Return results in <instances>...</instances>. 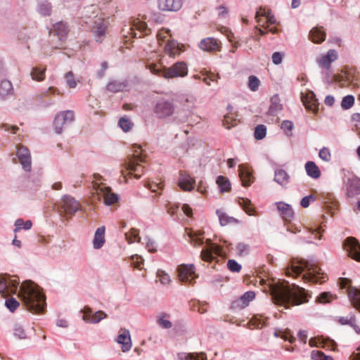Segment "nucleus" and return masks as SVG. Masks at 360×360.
<instances>
[{
    "label": "nucleus",
    "mask_w": 360,
    "mask_h": 360,
    "mask_svg": "<svg viewBox=\"0 0 360 360\" xmlns=\"http://www.w3.org/2000/svg\"><path fill=\"white\" fill-rule=\"evenodd\" d=\"M259 283L264 288V292H269L273 302L278 305L289 308L290 306L299 305L308 302L307 294L304 288L293 284L290 286L288 283H266L264 279H260Z\"/></svg>",
    "instance_id": "nucleus-1"
},
{
    "label": "nucleus",
    "mask_w": 360,
    "mask_h": 360,
    "mask_svg": "<svg viewBox=\"0 0 360 360\" xmlns=\"http://www.w3.org/2000/svg\"><path fill=\"white\" fill-rule=\"evenodd\" d=\"M21 297L27 310L32 313H43L46 307L45 295L39 287L31 281H24L20 288Z\"/></svg>",
    "instance_id": "nucleus-2"
},
{
    "label": "nucleus",
    "mask_w": 360,
    "mask_h": 360,
    "mask_svg": "<svg viewBox=\"0 0 360 360\" xmlns=\"http://www.w3.org/2000/svg\"><path fill=\"white\" fill-rule=\"evenodd\" d=\"M321 269L314 264L304 260H293L290 266L285 270V274L288 276L296 277L303 271L302 278L304 282L320 283L323 282V274L320 272Z\"/></svg>",
    "instance_id": "nucleus-3"
},
{
    "label": "nucleus",
    "mask_w": 360,
    "mask_h": 360,
    "mask_svg": "<svg viewBox=\"0 0 360 360\" xmlns=\"http://www.w3.org/2000/svg\"><path fill=\"white\" fill-rule=\"evenodd\" d=\"M133 148H134L133 155L127 158L123 165L124 168L121 171L124 179L133 174L136 179H139L143 174L144 167L141 163L145 162V159L141 155V146H134Z\"/></svg>",
    "instance_id": "nucleus-4"
},
{
    "label": "nucleus",
    "mask_w": 360,
    "mask_h": 360,
    "mask_svg": "<svg viewBox=\"0 0 360 360\" xmlns=\"http://www.w3.org/2000/svg\"><path fill=\"white\" fill-rule=\"evenodd\" d=\"M147 68L153 73L158 76H162L166 79L174 77H183L188 74L187 65L184 62H177L169 68H161L158 65L150 63Z\"/></svg>",
    "instance_id": "nucleus-5"
},
{
    "label": "nucleus",
    "mask_w": 360,
    "mask_h": 360,
    "mask_svg": "<svg viewBox=\"0 0 360 360\" xmlns=\"http://www.w3.org/2000/svg\"><path fill=\"white\" fill-rule=\"evenodd\" d=\"M19 280L15 276H0V294L4 297L15 294L17 292Z\"/></svg>",
    "instance_id": "nucleus-6"
},
{
    "label": "nucleus",
    "mask_w": 360,
    "mask_h": 360,
    "mask_svg": "<svg viewBox=\"0 0 360 360\" xmlns=\"http://www.w3.org/2000/svg\"><path fill=\"white\" fill-rule=\"evenodd\" d=\"M174 110V103L165 99L158 101L153 108L154 113L160 119H165L173 115Z\"/></svg>",
    "instance_id": "nucleus-7"
},
{
    "label": "nucleus",
    "mask_w": 360,
    "mask_h": 360,
    "mask_svg": "<svg viewBox=\"0 0 360 360\" xmlns=\"http://www.w3.org/2000/svg\"><path fill=\"white\" fill-rule=\"evenodd\" d=\"M75 119L72 110L62 111L58 113L53 122V127L56 134H60L65 127L70 124Z\"/></svg>",
    "instance_id": "nucleus-8"
},
{
    "label": "nucleus",
    "mask_w": 360,
    "mask_h": 360,
    "mask_svg": "<svg viewBox=\"0 0 360 360\" xmlns=\"http://www.w3.org/2000/svg\"><path fill=\"white\" fill-rule=\"evenodd\" d=\"M350 281L346 278L340 279V288L346 289L349 298L354 307L360 311V290L349 285Z\"/></svg>",
    "instance_id": "nucleus-9"
},
{
    "label": "nucleus",
    "mask_w": 360,
    "mask_h": 360,
    "mask_svg": "<svg viewBox=\"0 0 360 360\" xmlns=\"http://www.w3.org/2000/svg\"><path fill=\"white\" fill-rule=\"evenodd\" d=\"M178 276L181 282L193 284L198 275L193 264H181L178 267Z\"/></svg>",
    "instance_id": "nucleus-10"
},
{
    "label": "nucleus",
    "mask_w": 360,
    "mask_h": 360,
    "mask_svg": "<svg viewBox=\"0 0 360 360\" xmlns=\"http://www.w3.org/2000/svg\"><path fill=\"white\" fill-rule=\"evenodd\" d=\"M127 33L131 38H141L143 36L149 34L150 31L145 22L136 19L129 27Z\"/></svg>",
    "instance_id": "nucleus-11"
},
{
    "label": "nucleus",
    "mask_w": 360,
    "mask_h": 360,
    "mask_svg": "<svg viewBox=\"0 0 360 360\" xmlns=\"http://www.w3.org/2000/svg\"><path fill=\"white\" fill-rule=\"evenodd\" d=\"M344 249L349 257L360 262V244L354 237L347 238L344 243Z\"/></svg>",
    "instance_id": "nucleus-12"
},
{
    "label": "nucleus",
    "mask_w": 360,
    "mask_h": 360,
    "mask_svg": "<svg viewBox=\"0 0 360 360\" xmlns=\"http://www.w3.org/2000/svg\"><path fill=\"white\" fill-rule=\"evenodd\" d=\"M223 255L224 252L220 246L209 241L207 248L202 250L200 256L202 260L212 262L217 256H223Z\"/></svg>",
    "instance_id": "nucleus-13"
},
{
    "label": "nucleus",
    "mask_w": 360,
    "mask_h": 360,
    "mask_svg": "<svg viewBox=\"0 0 360 360\" xmlns=\"http://www.w3.org/2000/svg\"><path fill=\"white\" fill-rule=\"evenodd\" d=\"M82 313L83 320L90 323H98L101 320L107 317V314L104 311H98L94 313L92 309L88 306L84 307L82 310Z\"/></svg>",
    "instance_id": "nucleus-14"
},
{
    "label": "nucleus",
    "mask_w": 360,
    "mask_h": 360,
    "mask_svg": "<svg viewBox=\"0 0 360 360\" xmlns=\"http://www.w3.org/2000/svg\"><path fill=\"white\" fill-rule=\"evenodd\" d=\"M309 345L311 347H322L333 351H335L337 347V345L334 340L328 338H323V336H318L311 338L309 341Z\"/></svg>",
    "instance_id": "nucleus-15"
},
{
    "label": "nucleus",
    "mask_w": 360,
    "mask_h": 360,
    "mask_svg": "<svg viewBox=\"0 0 360 360\" xmlns=\"http://www.w3.org/2000/svg\"><path fill=\"white\" fill-rule=\"evenodd\" d=\"M16 155L23 169L27 172H30L32 167L31 155L28 148L23 146H18Z\"/></svg>",
    "instance_id": "nucleus-16"
},
{
    "label": "nucleus",
    "mask_w": 360,
    "mask_h": 360,
    "mask_svg": "<svg viewBox=\"0 0 360 360\" xmlns=\"http://www.w3.org/2000/svg\"><path fill=\"white\" fill-rule=\"evenodd\" d=\"M96 193L102 196L104 199V202L108 205L114 204L118 200L117 195L111 192L110 188L104 185H98V187L96 188Z\"/></svg>",
    "instance_id": "nucleus-17"
},
{
    "label": "nucleus",
    "mask_w": 360,
    "mask_h": 360,
    "mask_svg": "<svg viewBox=\"0 0 360 360\" xmlns=\"http://www.w3.org/2000/svg\"><path fill=\"white\" fill-rule=\"evenodd\" d=\"M347 195L349 198H354L360 195V178L352 176L348 178L345 183Z\"/></svg>",
    "instance_id": "nucleus-18"
},
{
    "label": "nucleus",
    "mask_w": 360,
    "mask_h": 360,
    "mask_svg": "<svg viewBox=\"0 0 360 360\" xmlns=\"http://www.w3.org/2000/svg\"><path fill=\"white\" fill-rule=\"evenodd\" d=\"M62 208L66 214H75L80 208V204L75 198L66 195L63 198Z\"/></svg>",
    "instance_id": "nucleus-19"
},
{
    "label": "nucleus",
    "mask_w": 360,
    "mask_h": 360,
    "mask_svg": "<svg viewBox=\"0 0 360 360\" xmlns=\"http://www.w3.org/2000/svg\"><path fill=\"white\" fill-rule=\"evenodd\" d=\"M200 49L208 51H219L221 49L220 42L213 37H207L202 39L199 43Z\"/></svg>",
    "instance_id": "nucleus-20"
},
{
    "label": "nucleus",
    "mask_w": 360,
    "mask_h": 360,
    "mask_svg": "<svg viewBox=\"0 0 360 360\" xmlns=\"http://www.w3.org/2000/svg\"><path fill=\"white\" fill-rule=\"evenodd\" d=\"M158 8L164 11H177L183 5L182 0H158Z\"/></svg>",
    "instance_id": "nucleus-21"
},
{
    "label": "nucleus",
    "mask_w": 360,
    "mask_h": 360,
    "mask_svg": "<svg viewBox=\"0 0 360 360\" xmlns=\"http://www.w3.org/2000/svg\"><path fill=\"white\" fill-rule=\"evenodd\" d=\"M117 342L122 345V352H126L132 347L129 331L126 329H120L117 336Z\"/></svg>",
    "instance_id": "nucleus-22"
},
{
    "label": "nucleus",
    "mask_w": 360,
    "mask_h": 360,
    "mask_svg": "<svg viewBox=\"0 0 360 360\" xmlns=\"http://www.w3.org/2000/svg\"><path fill=\"white\" fill-rule=\"evenodd\" d=\"M303 104L305 108L313 112L318 110V100L313 91H308L302 97Z\"/></svg>",
    "instance_id": "nucleus-23"
},
{
    "label": "nucleus",
    "mask_w": 360,
    "mask_h": 360,
    "mask_svg": "<svg viewBox=\"0 0 360 360\" xmlns=\"http://www.w3.org/2000/svg\"><path fill=\"white\" fill-rule=\"evenodd\" d=\"M195 179L184 171L180 172L179 186L185 191H190L193 188Z\"/></svg>",
    "instance_id": "nucleus-24"
},
{
    "label": "nucleus",
    "mask_w": 360,
    "mask_h": 360,
    "mask_svg": "<svg viewBox=\"0 0 360 360\" xmlns=\"http://www.w3.org/2000/svg\"><path fill=\"white\" fill-rule=\"evenodd\" d=\"M255 297V293L253 291H248L238 300L232 302V308L243 309L247 307L249 303Z\"/></svg>",
    "instance_id": "nucleus-25"
},
{
    "label": "nucleus",
    "mask_w": 360,
    "mask_h": 360,
    "mask_svg": "<svg viewBox=\"0 0 360 360\" xmlns=\"http://www.w3.org/2000/svg\"><path fill=\"white\" fill-rule=\"evenodd\" d=\"M107 29L108 25L105 20L98 18L94 22L93 32L95 37H97L96 41H102L101 38L105 35Z\"/></svg>",
    "instance_id": "nucleus-26"
},
{
    "label": "nucleus",
    "mask_w": 360,
    "mask_h": 360,
    "mask_svg": "<svg viewBox=\"0 0 360 360\" xmlns=\"http://www.w3.org/2000/svg\"><path fill=\"white\" fill-rule=\"evenodd\" d=\"M238 172L242 185L245 187L250 186L254 181V177L252 172L249 170L248 167L244 165H239Z\"/></svg>",
    "instance_id": "nucleus-27"
},
{
    "label": "nucleus",
    "mask_w": 360,
    "mask_h": 360,
    "mask_svg": "<svg viewBox=\"0 0 360 360\" xmlns=\"http://www.w3.org/2000/svg\"><path fill=\"white\" fill-rule=\"evenodd\" d=\"M186 233L188 235L190 239V243L195 247H199L203 244V234L204 231H194L193 229H185Z\"/></svg>",
    "instance_id": "nucleus-28"
},
{
    "label": "nucleus",
    "mask_w": 360,
    "mask_h": 360,
    "mask_svg": "<svg viewBox=\"0 0 360 360\" xmlns=\"http://www.w3.org/2000/svg\"><path fill=\"white\" fill-rule=\"evenodd\" d=\"M337 58V52L334 49H330L326 55H323L320 58L317 59V62L320 66L328 68L330 63L335 61Z\"/></svg>",
    "instance_id": "nucleus-29"
},
{
    "label": "nucleus",
    "mask_w": 360,
    "mask_h": 360,
    "mask_svg": "<svg viewBox=\"0 0 360 360\" xmlns=\"http://www.w3.org/2000/svg\"><path fill=\"white\" fill-rule=\"evenodd\" d=\"M183 45H179L176 41L172 40L165 44V51L170 57H176L183 51Z\"/></svg>",
    "instance_id": "nucleus-30"
},
{
    "label": "nucleus",
    "mask_w": 360,
    "mask_h": 360,
    "mask_svg": "<svg viewBox=\"0 0 360 360\" xmlns=\"http://www.w3.org/2000/svg\"><path fill=\"white\" fill-rule=\"evenodd\" d=\"M326 34L322 27H316L309 32V38L314 43L321 44L325 41Z\"/></svg>",
    "instance_id": "nucleus-31"
},
{
    "label": "nucleus",
    "mask_w": 360,
    "mask_h": 360,
    "mask_svg": "<svg viewBox=\"0 0 360 360\" xmlns=\"http://www.w3.org/2000/svg\"><path fill=\"white\" fill-rule=\"evenodd\" d=\"M276 205L279 213L283 219L285 221H290L294 215V212L290 205L283 202H277Z\"/></svg>",
    "instance_id": "nucleus-32"
},
{
    "label": "nucleus",
    "mask_w": 360,
    "mask_h": 360,
    "mask_svg": "<svg viewBox=\"0 0 360 360\" xmlns=\"http://www.w3.org/2000/svg\"><path fill=\"white\" fill-rule=\"evenodd\" d=\"M290 175L283 169H276L274 174V181L282 186H285L290 181Z\"/></svg>",
    "instance_id": "nucleus-33"
},
{
    "label": "nucleus",
    "mask_w": 360,
    "mask_h": 360,
    "mask_svg": "<svg viewBox=\"0 0 360 360\" xmlns=\"http://www.w3.org/2000/svg\"><path fill=\"white\" fill-rule=\"evenodd\" d=\"M105 231L104 226L99 227L96 231L93 241L94 248H101L105 243Z\"/></svg>",
    "instance_id": "nucleus-34"
},
{
    "label": "nucleus",
    "mask_w": 360,
    "mask_h": 360,
    "mask_svg": "<svg viewBox=\"0 0 360 360\" xmlns=\"http://www.w3.org/2000/svg\"><path fill=\"white\" fill-rule=\"evenodd\" d=\"M13 94V88L12 83L8 80L1 81L0 84V97L2 99H5Z\"/></svg>",
    "instance_id": "nucleus-35"
},
{
    "label": "nucleus",
    "mask_w": 360,
    "mask_h": 360,
    "mask_svg": "<svg viewBox=\"0 0 360 360\" xmlns=\"http://www.w3.org/2000/svg\"><path fill=\"white\" fill-rule=\"evenodd\" d=\"M305 169L308 176L313 179H319L321 176V171L319 167L313 161H308L305 164Z\"/></svg>",
    "instance_id": "nucleus-36"
},
{
    "label": "nucleus",
    "mask_w": 360,
    "mask_h": 360,
    "mask_svg": "<svg viewBox=\"0 0 360 360\" xmlns=\"http://www.w3.org/2000/svg\"><path fill=\"white\" fill-rule=\"evenodd\" d=\"M266 319L262 315L254 316L249 321V328L251 329L262 328L266 325Z\"/></svg>",
    "instance_id": "nucleus-37"
},
{
    "label": "nucleus",
    "mask_w": 360,
    "mask_h": 360,
    "mask_svg": "<svg viewBox=\"0 0 360 360\" xmlns=\"http://www.w3.org/2000/svg\"><path fill=\"white\" fill-rule=\"evenodd\" d=\"M55 35L61 37H65L68 32V29L65 23L59 22L54 25L53 32Z\"/></svg>",
    "instance_id": "nucleus-38"
},
{
    "label": "nucleus",
    "mask_w": 360,
    "mask_h": 360,
    "mask_svg": "<svg viewBox=\"0 0 360 360\" xmlns=\"http://www.w3.org/2000/svg\"><path fill=\"white\" fill-rule=\"evenodd\" d=\"M238 204L243 207L244 211L249 215H253L255 209L251 201L248 198H240L238 199Z\"/></svg>",
    "instance_id": "nucleus-39"
},
{
    "label": "nucleus",
    "mask_w": 360,
    "mask_h": 360,
    "mask_svg": "<svg viewBox=\"0 0 360 360\" xmlns=\"http://www.w3.org/2000/svg\"><path fill=\"white\" fill-rule=\"evenodd\" d=\"M46 68L35 67L31 72V77L32 79L41 82L45 78Z\"/></svg>",
    "instance_id": "nucleus-40"
},
{
    "label": "nucleus",
    "mask_w": 360,
    "mask_h": 360,
    "mask_svg": "<svg viewBox=\"0 0 360 360\" xmlns=\"http://www.w3.org/2000/svg\"><path fill=\"white\" fill-rule=\"evenodd\" d=\"M217 184L220 188L221 192H228L231 190V184L229 179L224 176H219L217 179Z\"/></svg>",
    "instance_id": "nucleus-41"
},
{
    "label": "nucleus",
    "mask_w": 360,
    "mask_h": 360,
    "mask_svg": "<svg viewBox=\"0 0 360 360\" xmlns=\"http://www.w3.org/2000/svg\"><path fill=\"white\" fill-rule=\"evenodd\" d=\"M274 335L277 338H281L284 340H288L290 343H292L295 340V337L292 335L289 330H276L274 332Z\"/></svg>",
    "instance_id": "nucleus-42"
},
{
    "label": "nucleus",
    "mask_w": 360,
    "mask_h": 360,
    "mask_svg": "<svg viewBox=\"0 0 360 360\" xmlns=\"http://www.w3.org/2000/svg\"><path fill=\"white\" fill-rule=\"evenodd\" d=\"M171 37L170 32L168 30L161 29L157 34V39L160 45L165 42L168 43L172 41L170 39Z\"/></svg>",
    "instance_id": "nucleus-43"
},
{
    "label": "nucleus",
    "mask_w": 360,
    "mask_h": 360,
    "mask_svg": "<svg viewBox=\"0 0 360 360\" xmlns=\"http://www.w3.org/2000/svg\"><path fill=\"white\" fill-rule=\"evenodd\" d=\"M126 85L124 83L118 82L116 81L109 82L106 86L108 91L114 93L123 91Z\"/></svg>",
    "instance_id": "nucleus-44"
},
{
    "label": "nucleus",
    "mask_w": 360,
    "mask_h": 360,
    "mask_svg": "<svg viewBox=\"0 0 360 360\" xmlns=\"http://www.w3.org/2000/svg\"><path fill=\"white\" fill-rule=\"evenodd\" d=\"M259 15H262L263 17H265L266 20L267 25H274L276 22V20L274 15L271 14V12L266 11L264 8H260L258 11Z\"/></svg>",
    "instance_id": "nucleus-45"
},
{
    "label": "nucleus",
    "mask_w": 360,
    "mask_h": 360,
    "mask_svg": "<svg viewBox=\"0 0 360 360\" xmlns=\"http://www.w3.org/2000/svg\"><path fill=\"white\" fill-rule=\"evenodd\" d=\"M139 234V230L136 229H131L128 233H125L126 239L129 243H132L136 241L139 242L141 238Z\"/></svg>",
    "instance_id": "nucleus-46"
},
{
    "label": "nucleus",
    "mask_w": 360,
    "mask_h": 360,
    "mask_svg": "<svg viewBox=\"0 0 360 360\" xmlns=\"http://www.w3.org/2000/svg\"><path fill=\"white\" fill-rule=\"evenodd\" d=\"M217 214L219 217L221 226H226L236 221L233 217L228 216L226 214H225L223 212H221L220 210H217Z\"/></svg>",
    "instance_id": "nucleus-47"
},
{
    "label": "nucleus",
    "mask_w": 360,
    "mask_h": 360,
    "mask_svg": "<svg viewBox=\"0 0 360 360\" xmlns=\"http://www.w3.org/2000/svg\"><path fill=\"white\" fill-rule=\"evenodd\" d=\"M239 120L236 118H234L232 115H225L223 120V125L228 129H230L231 127H235L238 124Z\"/></svg>",
    "instance_id": "nucleus-48"
},
{
    "label": "nucleus",
    "mask_w": 360,
    "mask_h": 360,
    "mask_svg": "<svg viewBox=\"0 0 360 360\" xmlns=\"http://www.w3.org/2000/svg\"><path fill=\"white\" fill-rule=\"evenodd\" d=\"M266 134V127L264 124H259L255 129L254 136L257 140L263 139Z\"/></svg>",
    "instance_id": "nucleus-49"
},
{
    "label": "nucleus",
    "mask_w": 360,
    "mask_h": 360,
    "mask_svg": "<svg viewBox=\"0 0 360 360\" xmlns=\"http://www.w3.org/2000/svg\"><path fill=\"white\" fill-rule=\"evenodd\" d=\"M281 109L282 104L281 103L279 96L278 95H274L271 98L270 110L272 112H274L281 110Z\"/></svg>",
    "instance_id": "nucleus-50"
},
{
    "label": "nucleus",
    "mask_w": 360,
    "mask_h": 360,
    "mask_svg": "<svg viewBox=\"0 0 360 360\" xmlns=\"http://www.w3.org/2000/svg\"><path fill=\"white\" fill-rule=\"evenodd\" d=\"M354 104V97L352 95L345 96L341 102V107L344 110L351 108Z\"/></svg>",
    "instance_id": "nucleus-51"
},
{
    "label": "nucleus",
    "mask_w": 360,
    "mask_h": 360,
    "mask_svg": "<svg viewBox=\"0 0 360 360\" xmlns=\"http://www.w3.org/2000/svg\"><path fill=\"white\" fill-rule=\"evenodd\" d=\"M260 86L259 79L254 75H251L248 78V87L252 91H256L258 90L259 86Z\"/></svg>",
    "instance_id": "nucleus-52"
},
{
    "label": "nucleus",
    "mask_w": 360,
    "mask_h": 360,
    "mask_svg": "<svg viewBox=\"0 0 360 360\" xmlns=\"http://www.w3.org/2000/svg\"><path fill=\"white\" fill-rule=\"evenodd\" d=\"M312 360H334L331 356L326 355L323 352L314 350L311 354Z\"/></svg>",
    "instance_id": "nucleus-53"
},
{
    "label": "nucleus",
    "mask_w": 360,
    "mask_h": 360,
    "mask_svg": "<svg viewBox=\"0 0 360 360\" xmlns=\"http://www.w3.org/2000/svg\"><path fill=\"white\" fill-rule=\"evenodd\" d=\"M319 156L322 160L325 162H330L332 158L330 149L326 147H323L320 150Z\"/></svg>",
    "instance_id": "nucleus-54"
},
{
    "label": "nucleus",
    "mask_w": 360,
    "mask_h": 360,
    "mask_svg": "<svg viewBox=\"0 0 360 360\" xmlns=\"http://www.w3.org/2000/svg\"><path fill=\"white\" fill-rule=\"evenodd\" d=\"M119 126L127 132L131 129L133 123L128 118L122 117L119 120Z\"/></svg>",
    "instance_id": "nucleus-55"
},
{
    "label": "nucleus",
    "mask_w": 360,
    "mask_h": 360,
    "mask_svg": "<svg viewBox=\"0 0 360 360\" xmlns=\"http://www.w3.org/2000/svg\"><path fill=\"white\" fill-rule=\"evenodd\" d=\"M5 304L6 307L11 311L13 312L19 307V302L15 298H9L6 300Z\"/></svg>",
    "instance_id": "nucleus-56"
},
{
    "label": "nucleus",
    "mask_w": 360,
    "mask_h": 360,
    "mask_svg": "<svg viewBox=\"0 0 360 360\" xmlns=\"http://www.w3.org/2000/svg\"><path fill=\"white\" fill-rule=\"evenodd\" d=\"M148 21L151 20L155 23H162L164 21L163 15L159 12L150 13L148 17Z\"/></svg>",
    "instance_id": "nucleus-57"
},
{
    "label": "nucleus",
    "mask_w": 360,
    "mask_h": 360,
    "mask_svg": "<svg viewBox=\"0 0 360 360\" xmlns=\"http://www.w3.org/2000/svg\"><path fill=\"white\" fill-rule=\"evenodd\" d=\"M227 266L232 272H239L241 269V265L234 259H229L227 262Z\"/></svg>",
    "instance_id": "nucleus-58"
},
{
    "label": "nucleus",
    "mask_w": 360,
    "mask_h": 360,
    "mask_svg": "<svg viewBox=\"0 0 360 360\" xmlns=\"http://www.w3.org/2000/svg\"><path fill=\"white\" fill-rule=\"evenodd\" d=\"M51 11V6L49 3H44L39 5V12L43 15H49Z\"/></svg>",
    "instance_id": "nucleus-59"
},
{
    "label": "nucleus",
    "mask_w": 360,
    "mask_h": 360,
    "mask_svg": "<svg viewBox=\"0 0 360 360\" xmlns=\"http://www.w3.org/2000/svg\"><path fill=\"white\" fill-rule=\"evenodd\" d=\"M293 127V123L291 121L285 120L282 122L281 127L286 134L289 135L290 134Z\"/></svg>",
    "instance_id": "nucleus-60"
},
{
    "label": "nucleus",
    "mask_w": 360,
    "mask_h": 360,
    "mask_svg": "<svg viewBox=\"0 0 360 360\" xmlns=\"http://www.w3.org/2000/svg\"><path fill=\"white\" fill-rule=\"evenodd\" d=\"M148 189H150L152 192L157 193L159 190L163 189V184L162 182L160 183H148L146 186Z\"/></svg>",
    "instance_id": "nucleus-61"
},
{
    "label": "nucleus",
    "mask_w": 360,
    "mask_h": 360,
    "mask_svg": "<svg viewBox=\"0 0 360 360\" xmlns=\"http://www.w3.org/2000/svg\"><path fill=\"white\" fill-rule=\"evenodd\" d=\"M308 231L314 235L316 238L321 239V233L324 231V229L321 226H315L314 227L309 228Z\"/></svg>",
    "instance_id": "nucleus-62"
},
{
    "label": "nucleus",
    "mask_w": 360,
    "mask_h": 360,
    "mask_svg": "<svg viewBox=\"0 0 360 360\" xmlns=\"http://www.w3.org/2000/svg\"><path fill=\"white\" fill-rule=\"evenodd\" d=\"M65 79L68 85L70 88H75L77 85V82L75 81L74 78V75L72 72H68L65 75Z\"/></svg>",
    "instance_id": "nucleus-63"
},
{
    "label": "nucleus",
    "mask_w": 360,
    "mask_h": 360,
    "mask_svg": "<svg viewBox=\"0 0 360 360\" xmlns=\"http://www.w3.org/2000/svg\"><path fill=\"white\" fill-rule=\"evenodd\" d=\"M332 295L329 292H324L321 293L316 298L317 302L320 303H326L330 302Z\"/></svg>",
    "instance_id": "nucleus-64"
}]
</instances>
